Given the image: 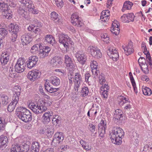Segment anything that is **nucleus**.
<instances>
[{
  "label": "nucleus",
  "mask_w": 152,
  "mask_h": 152,
  "mask_svg": "<svg viewBox=\"0 0 152 152\" xmlns=\"http://www.w3.org/2000/svg\"><path fill=\"white\" fill-rule=\"evenodd\" d=\"M7 5L3 1H0V12H6L7 10Z\"/></svg>",
  "instance_id": "e433bc0d"
},
{
  "label": "nucleus",
  "mask_w": 152,
  "mask_h": 152,
  "mask_svg": "<svg viewBox=\"0 0 152 152\" xmlns=\"http://www.w3.org/2000/svg\"><path fill=\"white\" fill-rule=\"evenodd\" d=\"M29 149V146L28 145H24L23 147H21V152H27Z\"/></svg>",
  "instance_id": "e2e57ef3"
},
{
  "label": "nucleus",
  "mask_w": 152,
  "mask_h": 152,
  "mask_svg": "<svg viewBox=\"0 0 152 152\" xmlns=\"http://www.w3.org/2000/svg\"><path fill=\"white\" fill-rule=\"evenodd\" d=\"M101 39L104 42L107 43L109 41V38L106 34H103L101 36Z\"/></svg>",
  "instance_id": "864d4df0"
},
{
  "label": "nucleus",
  "mask_w": 152,
  "mask_h": 152,
  "mask_svg": "<svg viewBox=\"0 0 152 152\" xmlns=\"http://www.w3.org/2000/svg\"><path fill=\"white\" fill-rule=\"evenodd\" d=\"M77 61L81 64H84L87 59V56L84 53L77 52L75 54Z\"/></svg>",
  "instance_id": "4468645a"
},
{
  "label": "nucleus",
  "mask_w": 152,
  "mask_h": 152,
  "mask_svg": "<svg viewBox=\"0 0 152 152\" xmlns=\"http://www.w3.org/2000/svg\"><path fill=\"white\" fill-rule=\"evenodd\" d=\"M50 82L51 84L54 86H58L60 83V79L55 76H53L51 77Z\"/></svg>",
  "instance_id": "bb28decb"
},
{
  "label": "nucleus",
  "mask_w": 152,
  "mask_h": 152,
  "mask_svg": "<svg viewBox=\"0 0 152 152\" xmlns=\"http://www.w3.org/2000/svg\"><path fill=\"white\" fill-rule=\"evenodd\" d=\"M107 55L114 61H116L118 58L117 51L114 48H110L107 51Z\"/></svg>",
  "instance_id": "f8f14e48"
},
{
  "label": "nucleus",
  "mask_w": 152,
  "mask_h": 152,
  "mask_svg": "<svg viewBox=\"0 0 152 152\" xmlns=\"http://www.w3.org/2000/svg\"><path fill=\"white\" fill-rule=\"evenodd\" d=\"M88 50L90 51L92 56L95 58H101L102 56L100 50L96 47L90 46L88 48Z\"/></svg>",
  "instance_id": "9d476101"
},
{
  "label": "nucleus",
  "mask_w": 152,
  "mask_h": 152,
  "mask_svg": "<svg viewBox=\"0 0 152 152\" xmlns=\"http://www.w3.org/2000/svg\"><path fill=\"white\" fill-rule=\"evenodd\" d=\"M39 145L37 142H34L31 147V152H39Z\"/></svg>",
  "instance_id": "393cba45"
},
{
  "label": "nucleus",
  "mask_w": 152,
  "mask_h": 152,
  "mask_svg": "<svg viewBox=\"0 0 152 152\" xmlns=\"http://www.w3.org/2000/svg\"><path fill=\"white\" fill-rule=\"evenodd\" d=\"M56 4L59 7L61 8L63 6V2L62 0H55Z\"/></svg>",
  "instance_id": "052dcab7"
},
{
  "label": "nucleus",
  "mask_w": 152,
  "mask_h": 152,
  "mask_svg": "<svg viewBox=\"0 0 152 152\" xmlns=\"http://www.w3.org/2000/svg\"><path fill=\"white\" fill-rule=\"evenodd\" d=\"M68 79H69V82L70 84H72V83L73 80H74V75L72 72L69 74L68 75Z\"/></svg>",
  "instance_id": "13d9d810"
},
{
  "label": "nucleus",
  "mask_w": 152,
  "mask_h": 152,
  "mask_svg": "<svg viewBox=\"0 0 152 152\" xmlns=\"http://www.w3.org/2000/svg\"><path fill=\"white\" fill-rule=\"evenodd\" d=\"M2 103L4 105H6L9 101L8 96L6 95H2L1 97Z\"/></svg>",
  "instance_id": "58836bf2"
},
{
  "label": "nucleus",
  "mask_w": 152,
  "mask_h": 152,
  "mask_svg": "<svg viewBox=\"0 0 152 152\" xmlns=\"http://www.w3.org/2000/svg\"><path fill=\"white\" fill-rule=\"evenodd\" d=\"M7 9H8L7 10V12H4L6 14L5 15H4L6 18L8 19H10L12 18V15L11 14L12 12L11 10L9 9L8 7Z\"/></svg>",
  "instance_id": "8fccbe9b"
},
{
  "label": "nucleus",
  "mask_w": 152,
  "mask_h": 152,
  "mask_svg": "<svg viewBox=\"0 0 152 152\" xmlns=\"http://www.w3.org/2000/svg\"><path fill=\"white\" fill-rule=\"evenodd\" d=\"M25 60L22 58H19L15 66V70L18 73H20L23 72L26 66Z\"/></svg>",
  "instance_id": "423d86ee"
},
{
  "label": "nucleus",
  "mask_w": 152,
  "mask_h": 152,
  "mask_svg": "<svg viewBox=\"0 0 152 152\" xmlns=\"http://www.w3.org/2000/svg\"><path fill=\"white\" fill-rule=\"evenodd\" d=\"M110 15V12L108 10L103 11L101 13L100 16L102 21L106 22L108 20V18Z\"/></svg>",
  "instance_id": "b1692460"
},
{
  "label": "nucleus",
  "mask_w": 152,
  "mask_h": 152,
  "mask_svg": "<svg viewBox=\"0 0 152 152\" xmlns=\"http://www.w3.org/2000/svg\"><path fill=\"white\" fill-rule=\"evenodd\" d=\"M22 45H27L32 40L31 35L30 34L23 35L21 37Z\"/></svg>",
  "instance_id": "dca6fc26"
},
{
  "label": "nucleus",
  "mask_w": 152,
  "mask_h": 152,
  "mask_svg": "<svg viewBox=\"0 0 152 152\" xmlns=\"http://www.w3.org/2000/svg\"><path fill=\"white\" fill-rule=\"evenodd\" d=\"M52 115V113L49 111L45 112L42 118V122L44 124H48L49 122L50 121V117Z\"/></svg>",
  "instance_id": "412c9836"
},
{
  "label": "nucleus",
  "mask_w": 152,
  "mask_h": 152,
  "mask_svg": "<svg viewBox=\"0 0 152 152\" xmlns=\"http://www.w3.org/2000/svg\"><path fill=\"white\" fill-rule=\"evenodd\" d=\"M98 78L99 83L100 84H102L105 82V77L102 74V73L99 75Z\"/></svg>",
  "instance_id": "3c124183"
},
{
  "label": "nucleus",
  "mask_w": 152,
  "mask_h": 152,
  "mask_svg": "<svg viewBox=\"0 0 152 152\" xmlns=\"http://www.w3.org/2000/svg\"><path fill=\"white\" fill-rule=\"evenodd\" d=\"M107 90L104 89L103 90V92L102 93V95L104 98H107V97L108 93Z\"/></svg>",
  "instance_id": "774afa93"
},
{
  "label": "nucleus",
  "mask_w": 152,
  "mask_h": 152,
  "mask_svg": "<svg viewBox=\"0 0 152 152\" xmlns=\"http://www.w3.org/2000/svg\"><path fill=\"white\" fill-rule=\"evenodd\" d=\"M37 56H32L29 57L27 63V66L29 69H31L37 64L38 61Z\"/></svg>",
  "instance_id": "a211bd4d"
},
{
  "label": "nucleus",
  "mask_w": 152,
  "mask_h": 152,
  "mask_svg": "<svg viewBox=\"0 0 152 152\" xmlns=\"http://www.w3.org/2000/svg\"><path fill=\"white\" fill-rule=\"evenodd\" d=\"M58 37L59 43L63 45L66 50L68 46V42L70 41V38L67 34L62 33L59 34Z\"/></svg>",
  "instance_id": "6e6552de"
},
{
  "label": "nucleus",
  "mask_w": 152,
  "mask_h": 152,
  "mask_svg": "<svg viewBox=\"0 0 152 152\" xmlns=\"http://www.w3.org/2000/svg\"><path fill=\"white\" fill-rule=\"evenodd\" d=\"M98 64L96 61H91V66L92 69V72L94 77L96 78L97 77L98 74L99 73V71L97 70Z\"/></svg>",
  "instance_id": "2eb2a0df"
},
{
  "label": "nucleus",
  "mask_w": 152,
  "mask_h": 152,
  "mask_svg": "<svg viewBox=\"0 0 152 152\" xmlns=\"http://www.w3.org/2000/svg\"><path fill=\"white\" fill-rule=\"evenodd\" d=\"M58 59V56H56L51 60V63L53 66H57Z\"/></svg>",
  "instance_id": "5fc2aeb1"
},
{
  "label": "nucleus",
  "mask_w": 152,
  "mask_h": 152,
  "mask_svg": "<svg viewBox=\"0 0 152 152\" xmlns=\"http://www.w3.org/2000/svg\"><path fill=\"white\" fill-rule=\"evenodd\" d=\"M124 133L121 128L116 127L113 128L109 136L113 143L117 145L121 144L122 139L124 137Z\"/></svg>",
  "instance_id": "f257e3e1"
},
{
  "label": "nucleus",
  "mask_w": 152,
  "mask_h": 152,
  "mask_svg": "<svg viewBox=\"0 0 152 152\" xmlns=\"http://www.w3.org/2000/svg\"><path fill=\"white\" fill-rule=\"evenodd\" d=\"M60 118L58 115H54L52 120V123L54 125H56L60 123Z\"/></svg>",
  "instance_id": "ea45409f"
},
{
  "label": "nucleus",
  "mask_w": 152,
  "mask_h": 152,
  "mask_svg": "<svg viewBox=\"0 0 152 152\" xmlns=\"http://www.w3.org/2000/svg\"><path fill=\"white\" fill-rule=\"evenodd\" d=\"M138 62L140 65H141L145 63V58L142 57H141L138 59Z\"/></svg>",
  "instance_id": "0e129e2a"
},
{
  "label": "nucleus",
  "mask_w": 152,
  "mask_h": 152,
  "mask_svg": "<svg viewBox=\"0 0 152 152\" xmlns=\"http://www.w3.org/2000/svg\"><path fill=\"white\" fill-rule=\"evenodd\" d=\"M71 21L72 24L77 27H80L83 25V23L81 19L76 13L73 14L71 18Z\"/></svg>",
  "instance_id": "1a4fd4ad"
},
{
  "label": "nucleus",
  "mask_w": 152,
  "mask_h": 152,
  "mask_svg": "<svg viewBox=\"0 0 152 152\" xmlns=\"http://www.w3.org/2000/svg\"><path fill=\"white\" fill-rule=\"evenodd\" d=\"M43 51H44V52L45 53H47L48 55L49 53L50 50V48L48 46H45L42 49Z\"/></svg>",
  "instance_id": "69168bd1"
},
{
  "label": "nucleus",
  "mask_w": 152,
  "mask_h": 152,
  "mask_svg": "<svg viewBox=\"0 0 152 152\" xmlns=\"http://www.w3.org/2000/svg\"><path fill=\"white\" fill-rule=\"evenodd\" d=\"M44 52V51H43V50L42 49L40 50L39 52V57L43 58L48 56L47 53H45Z\"/></svg>",
  "instance_id": "4d7b16f0"
},
{
  "label": "nucleus",
  "mask_w": 152,
  "mask_h": 152,
  "mask_svg": "<svg viewBox=\"0 0 152 152\" xmlns=\"http://www.w3.org/2000/svg\"><path fill=\"white\" fill-rule=\"evenodd\" d=\"M18 100V97H16L15 95L13 96L12 102L8 106V110L9 111L11 112L14 110Z\"/></svg>",
  "instance_id": "6ab92c4d"
},
{
  "label": "nucleus",
  "mask_w": 152,
  "mask_h": 152,
  "mask_svg": "<svg viewBox=\"0 0 152 152\" xmlns=\"http://www.w3.org/2000/svg\"><path fill=\"white\" fill-rule=\"evenodd\" d=\"M40 48L39 45L37 44L34 45L31 48L30 52L32 53H36L38 52L39 49Z\"/></svg>",
  "instance_id": "79ce46f5"
},
{
  "label": "nucleus",
  "mask_w": 152,
  "mask_h": 152,
  "mask_svg": "<svg viewBox=\"0 0 152 152\" xmlns=\"http://www.w3.org/2000/svg\"><path fill=\"white\" fill-rule=\"evenodd\" d=\"M8 142V139L7 136L3 135L0 136V144L1 145L0 148L2 146H4L5 145H6Z\"/></svg>",
  "instance_id": "c85d7f7f"
},
{
  "label": "nucleus",
  "mask_w": 152,
  "mask_h": 152,
  "mask_svg": "<svg viewBox=\"0 0 152 152\" xmlns=\"http://www.w3.org/2000/svg\"><path fill=\"white\" fill-rule=\"evenodd\" d=\"M80 144L82 145L83 148L87 151H89L91 149V147L86 142L83 140H81L80 141Z\"/></svg>",
  "instance_id": "a19ab883"
},
{
  "label": "nucleus",
  "mask_w": 152,
  "mask_h": 152,
  "mask_svg": "<svg viewBox=\"0 0 152 152\" xmlns=\"http://www.w3.org/2000/svg\"><path fill=\"white\" fill-rule=\"evenodd\" d=\"M122 48L124 50L125 53L127 55L131 54L134 51L132 42H130L128 45H126L125 46H122Z\"/></svg>",
  "instance_id": "aec40b11"
},
{
  "label": "nucleus",
  "mask_w": 152,
  "mask_h": 152,
  "mask_svg": "<svg viewBox=\"0 0 152 152\" xmlns=\"http://www.w3.org/2000/svg\"><path fill=\"white\" fill-rule=\"evenodd\" d=\"M9 55L7 53H3L1 57L0 61L1 64L5 65L7 64L9 60Z\"/></svg>",
  "instance_id": "5701e85b"
},
{
  "label": "nucleus",
  "mask_w": 152,
  "mask_h": 152,
  "mask_svg": "<svg viewBox=\"0 0 152 152\" xmlns=\"http://www.w3.org/2000/svg\"><path fill=\"white\" fill-rule=\"evenodd\" d=\"M50 15L52 20L56 23H58L59 22L60 19L58 14L55 12H53L51 13Z\"/></svg>",
  "instance_id": "c756f323"
},
{
  "label": "nucleus",
  "mask_w": 152,
  "mask_h": 152,
  "mask_svg": "<svg viewBox=\"0 0 152 152\" xmlns=\"http://www.w3.org/2000/svg\"><path fill=\"white\" fill-rule=\"evenodd\" d=\"M130 76V79L132 85L135 84V83L134 80L132 76V74L131 72H130L129 73Z\"/></svg>",
  "instance_id": "338daca9"
},
{
  "label": "nucleus",
  "mask_w": 152,
  "mask_h": 152,
  "mask_svg": "<svg viewBox=\"0 0 152 152\" xmlns=\"http://www.w3.org/2000/svg\"><path fill=\"white\" fill-rule=\"evenodd\" d=\"M21 147L19 145H12L11 148V152H21Z\"/></svg>",
  "instance_id": "473e14b6"
},
{
  "label": "nucleus",
  "mask_w": 152,
  "mask_h": 152,
  "mask_svg": "<svg viewBox=\"0 0 152 152\" xmlns=\"http://www.w3.org/2000/svg\"><path fill=\"white\" fill-rule=\"evenodd\" d=\"M133 3L129 1H126L124 3V7L127 10H130L131 9L133 5Z\"/></svg>",
  "instance_id": "37998d69"
},
{
  "label": "nucleus",
  "mask_w": 152,
  "mask_h": 152,
  "mask_svg": "<svg viewBox=\"0 0 152 152\" xmlns=\"http://www.w3.org/2000/svg\"><path fill=\"white\" fill-rule=\"evenodd\" d=\"M129 20L133 21L134 20V16L132 13L127 14Z\"/></svg>",
  "instance_id": "680f3d73"
},
{
  "label": "nucleus",
  "mask_w": 152,
  "mask_h": 152,
  "mask_svg": "<svg viewBox=\"0 0 152 152\" xmlns=\"http://www.w3.org/2000/svg\"><path fill=\"white\" fill-rule=\"evenodd\" d=\"M114 118L117 120H119L120 118L122 117V111L119 109H117L115 111L114 114Z\"/></svg>",
  "instance_id": "2f4dec72"
},
{
  "label": "nucleus",
  "mask_w": 152,
  "mask_h": 152,
  "mask_svg": "<svg viewBox=\"0 0 152 152\" xmlns=\"http://www.w3.org/2000/svg\"><path fill=\"white\" fill-rule=\"evenodd\" d=\"M82 77L80 73H76L75 75V78H74V86L73 91L76 95H77L79 93L78 91L80 85V82L81 80Z\"/></svg>",
  "instance_id": "0eeeda50"
},
{
  "label": "nucleus",
  "mask_w": 152,
  "mask_h": 152,
  "mask_svg": "<svg viewBox=\"0 0 152 152\" xmlns=\"http://www.w3.org/2000/svg\"><path fill=\"white\" fill-rule=\"evenodd\" d=\"M7 34V31L4 28H0V38L2 39L3 37L5 36Z\"/></svg>",
  "instance_id": "a18cd8bd"
},
{
  "label": "nucleus",
  "mask_w": 152,
  "mask_h": 152,
  "mask_svg": "<svg viewBox=\"0 0 152 152\" xmlns=\"http://www.w3.org/2000/svg\"><path fill=\"white\" fill-rule=\"evenodd\" d=\"M23 5L27 7L28 10L30 12L35 14H37L39 12V11L35 9L34 4L32 3L31 0H18Z\"/></svg>",
  "instance_id": "20e7f679"
},
{
  "label": "nucleus",
  "mask_w": 152,
  "mask_h": 152,
  "mask_svg": "<svg viewBox=\"0 0 152 152\" xmlns=\"http://www.w3.org/2000/svg\"><path fill=\"white\" fill-rule=\"evenodd\" d=\"M131 137L132 140L136 144L139 142V138L136 132L133 133L132 135L131 136Z\"/></svg>",
  "instance_id": "c03bdc74"
},
{
  "label": "nucleus",
  "mask_w": 152,
  "mask_h": 152,
  "mask_svg": "<svg viewBox=\"0 0 152 152\" xmlns=\"http://www.w3.org/2000/svg\"><path fill=\"white\" fill-rule=\"evenodd\" d=\"M121 18L122 21L123 22L129 23V22L127 14H124L121 16Z\"/></svg>",
  "instance_id": "603ef678"
},
{
  "label": "nucleus",
  "mask_w": 152,
  "mask_h": 152,
  "mask_svg": "<svg viewBox=\"0 0 152 152\" xmlns=\"http://www.w3.org/2000/svg\"><path fill=\"white\" fill-rule=\"evenodd\" d=\"M96 125L91 123L89 124L88 128L89 131L92 133L95 131L96 129Z\"/></svg>",
  "instance_id": "09e8293b"
},
{
  "label": "nucleus",
  "mask_w": 152,
  "mask_h": 152,
  "mask_svg": "<svg viewBox=\"0 0 152 152\" xmlns=\"http://www.w3.org/2000/svg\"><path fill=\"white\" fill-rule=\"evenodd\" d=\"M18 108L19 110L17 111L16 114L20 119L25 122H27L31 120L32 116L28 110L22 107Z\"/></svg>",
  "instance_id": "7ed1b4c3"
},
{
  "label": "nucleus",
  "mask_w": 152,
  "mask_h": 152,
  "mask_svg": "<svg viewBox=\"0 0 152 152\" xmlns=\"http://www.w3.org/2000/svg\"><path fill=\"white\" fill-rule=\"evenodd\" d=\"M14 91L15 94L14 96L15 95L16 97H18L19 99L21 92V88L20 86H16L14 88Z\"/></svg>",
  "instance_id": "4c0bfd02"
},
{
  "label": "nucleus",
  "mask_w": 152,
  "mask_h": 152,
  "mask_svg": "<svg viewBox=\"0 0 152 152\" xmlns=\"http://www.w3.org/2000/svg\"><path fill=\"white\" fill-rule=\"evenodd\" d=\"M89 92V90L87 87L84 86L82 88L80 93L81 95L83 97H85L88 95Z\"/></svg>",
  "instance_id": "c9c22d12"
},
{
  "label": "nucleus",
  "mask_w": 152,
  "mask_h": 152,
  "mask_svg": "<svg viewBox=\"0 0 152 152\" xmlns=\"http://www.w3.org/2000/svg\"><path fill=\"white\" fill-rule=\"evenodd\" d=\"M7 5H9L11 7H14L16 5V2L15 1L13 0H7Z\"/></svg>",
  "instance_id": "49530a36"
},
{
  "label": "nucleus",
  "mask_w": 152,
  "mask_h": 152,
  "mask_svg": "<svg viewBox=\"0 0 152 152\" xmlns=\"http://www.w3.org/2000/svg\"><path fill=\"white\" fill-rule=\"evenodd\" d=\"M18 12L20 15H21L23 17H25V16L26 15L27 13L26 11H25L23 9H22L21 7H19V8Z\"/></svg>",
  "instance_id": "6e6d98bb"
},
{
  "label": "nucleus",
  "mask_w": 152,
  "mask_h": 152,
  "mask_svg": "<svg viewBox=\"0 0 152 152\" xmlns=\"http://www.w3.org/2000/svg\"><path fill=\"white\" fill-rule=\"evenodd\" d=\"M98 127H106V121L102 120L100 123L98 124Z\"/></svg>",
  "instance_id": "bf43d9fd"
},
{
  "label": "nucleus",
  "mask_w": 152,
  "mask_h": 152,
  "mask_svg": "<svg viewBox=\"0 0 152 152\" xmlns=\"http://www.w3.org/2000/svg\"><path fill=\"white\" fill-rule=\"evenodd\" d=\"M64 63L68 69H73L75 68L74 62L68 55H65L64 58Z\"/></svg>",
  "instance_id": "9b49d317"
},
{
  "label": "nucleus",
  "mask_w": 152,
  "mask_h": 152,
  "mask_svg": "<svg viewBox=\"0 0 152 152\" xmlns=\"http://www.w3.org/2000/svg\"><path fill=\"white\" fill-rule=\"evenodd\" d=\"M51 102L47 103L42 100L38 103L31 102L28 105L29 108L35 114H39L45 112L47 109V106L50 105Z\"/></svg>",
  "instance_id": "f03ea898"
},
{
  "label": "nucleus",
  "mask_w": 152,
  "mask_h": 152,
  "mask_svg": "<svg viewBox=\"0 0 152 152\" xmlns=\"http://www.w3.org/2000/svg\"><path fill=\"white\" fill-rule=\"evenodd\" d=\"M111 31L112 33L115 34V35H117L119 34L120 32V29L119 28V26L116 24V26L115 25L114 27V25H113L112 27L111 28Z\"/></svg>",
  "instance_id": "72a5a7b5"
},
{
  "label": "nucleus",
  "mask_w": 152,
  "mask_h": 152,
  "mask_svg": "<svg viewBox=\"0 0 152 152\" xmlns=\"http://www.w3.org/2000/svg\"><path fill=\"white\" fill-rule=\"evenodd\" d=\"M143 94L145 95L150 96L152 94L151 89L146 87H143L142 88Z\"/></svg>",
  "instance_id": "f704fd0d"
},
{
  "label": "nucleus",
  "mask_w": 152,
  "mask_h": 152,
  "mask_svg": "<svg viewBox=\"0 0 152 152\" xmlns=\"http://www.w3.org/2000/svg\"><path fill=\"white\" fill-rule=\"evenodd\" d=\"M54 138L52 143H56V145H58L61 141L64 140V136L63 133L61 132H57L54 135Z\"/></svg>",
  "instance_id": "f3484780"
},
{
  "label": "nucleus",
  "mask_w": 152,
  "mask_h": 152,
  "mask_svg": "<svg viewBox=\"0 0 152 152\" xmlns=\"http://www.w3.org/2000/svg\"><path fill=\"white\" fill-rule=\"evenodd\" d=\"M16 72L13 68L10 67L9 69L8 75L9 77L12 78H16L17 77Z\"/></svg>",
  "instance_id": "7c9ffc66"
},
{
  "label": "nucleus",
  "mask_w": 152,
  "mask_h": 152,
  "mask_svg": "<svg viewBox=\"0 0 152 152\" xmlns=\"http://www.w3.org/2000/svg\"><path fill=\"white\" fill-rule=\"evenodd\" d=\"M19 28L18 26L15 23H11L9 26V31L11 32L12 37L11 41L15 42L17 37V33L19 31Z\"/></svg>",
  "instance_id": "39448f33"
},
{
  "label": "nucleus",
  "mask_w": 152,
  "mask_h": 152,
  "mask_svg": "<svg viewBox=\"0 0 152 152\" xmlns=\"http://www.w3.org/2000/svg\"><path fill=\"white\" fill-rule=\"evenodd\" d=\"M105 128H106L98 127V132L99 136L101 137H102L105 133Z\"/></svg>",
  "instance_id": "de8ad7c7"
},
{
  "label": "nucleus",
  "mask_w": 152,
  "mask_h": 152,
  "mask_svg": "<svg viewBox=\"0 0 152 152\" xmlns=\"http://www.w3.org/2000/svg\"><path fill=\"white\" fill-rule=\"evenodd\" d=\"M54 130L53 126L51 125H46L44 129L41 131L42 134H45L51 135L53 133Z\"/></svg>",
  "instance_id": "4be33fe9"
},
{
  "label": "nucleus",
  "mask_w": 152,
  "mask_h": 152,
  "mask_svg": "<svg viewBox=\"0 0 152 152\" xmlns=\"http://www.w3.org/2000/svg\"><path fill=\"white\" fill-rule=\"evenodd\" d=\"M55 39L52 35H46L45 37L44 42L48 44H53L54 43Z\"/></svg>",
  "instance_id": "a878e982"
},
{
  "label": "nucleus",
  "mask_w": 152,
  "mask_h": 152,
  "mask_svg": "<svg viewBox=\"0 0 152 152\" xmlns=\"http://www.w3.org/2000/svg\"><path fill=\"white\" fill-rule=\"evenodd\" d=\"M41 73L38 70H33L29 72L28 77L31 81H34L39 78Z\"/></svg>",
  "instance_id": "ddd939ff"
},
{
  "label": "nucleus",
  "mask_w": 152,
  "mask_h": 152,
  "mask_svg": "<svg viewBox=\"0 0 152 152\" xmlns=\"http://www.w3.org/2000/svg\"><path fill=\"white\" fill-rule=\"evenodd\" d=\"M118 104L120 106L123 105L126 103H129L128 99L121 95L118 97Z\"/></svg>",
  "instance_id": "cd10ccee"
}]
</instances>
